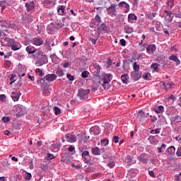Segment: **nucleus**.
I'll list each match as a JSON object with an SVG mask.
<instances>
[{"instance_id":"nucleus-16","label":"nucleus","mask_w":181,"mask_h":181,"mask_svg":"<svg viewBox=\"0 0 181 181\" xmlns=\"http://www.w3.org/2000/svg\"><path fill=\"white\" fill-rule=\"evenodd\" d=\"M21 91L18 92V90H16L11 93V98L14 101H18L19 97H21Z\"/></svg>"},{"instance_id":"nucleus-9","label":"nucleus","mask_w":181,"mask_h":181,"mask_svg":"<svg viewBox=\"0 0 181 181\" xmlns=\"http://www.w3.org/2000/svg\"><path fill=\"white\" fill-rule=\"evenodd\" d=\"M101 74V66L98 64H93V76L95 77H100V74Z\"/></svg>"},{"instance_id":"nucleus-12","label":"nucleus","mask_w":181,"mask_h":181,"mask_svg":"<svg viewBox=\"0 0 181 181\" xmlns=\"http://www.w3.org/2000/svg\"><path fill=\"white\" fill-rule=\"evenodd\" d=\"M90 132L91 135L95 136V135H100L101 132L100 131V127L98 126H94L90 129Z\"/></svg>"},{"instance_id":"nucleus-11","label":"nucleus","mask_w":181,"mask_h":181,"mask_svg":"<svg viewBox=\"0 0 181 181\" xmlns=\"http://www.w3.org/2000/svg\"><path fill=\"white\" fill-rule=\"evenodd\" d=\"M25 6L26 8L27 12H30L31 11H33L36 6V4L35 1H30L28 3H25Z\"/></svg>"},{"instance_id":"nucleus-59","label":"nucleus","mask_w":181,"mask_h":181,"mask_svg":"<svg viewBox=\"0 0 181 181\" xmlns=\"http://www.w3.org/2000/svg\"><path fill=\"white\" fill-rule=\"evenodd\" d=\"M0 100L1 101H5L6 100V95L4 94L0 95Z\"/></svg>"},{"instance_id":"nucleus-32","label":"nucleus","mask_w":181,"mask_h":181,"mask_svg":"<svg viewBox=\"0 0 181 181\" xmlns=\"http://www.w3.org/2000/svg\"><path fill=\"white\" fill-rule=\"evenodd\" d=\"M8 42L10 43L9 46H11L12 50H19L20 47L16 46V45H15V44H13V40L9 39Z\"/></svg>"},{"instance_id":"nucleus-53","label":"nucleus","mask_w":181,"mask_h":181,"mask_svg":"<svg viewBox=\"0 0 181 181\" xmlns=\"http://www.w3.org/2000/svg\"><path fill=\"white\" fill-rule=\"evenodd\" d=\"M32 179V174L30 173H26L25 180H30Z\"/></svg>"},{"instance_id":"nucleus-54","label":"nucleus","mask_w":181,"mask_h":181,"mask_svg":"<svg viewBox=\"0 0 181 181\" xmlns=\"http://www.w3.org/2000/svg\"><path fill=\"white\" fill-rule=\"evenodd\" d=\"M108 167L112 169L115 166V161H112L107 164Z\"/></svg>"},{"instance_id":"nucleus-50","label":"nucleus","mask_w":181,"mask_h":181,"mask_svg":"<svg viewBox=\"0 0 181 181\" xmlns=\"http://www.w3.org/2000/svg\"><path fill=\"white\" fill-rule=\"evenodd\" d=\"M41 169H42V170H44L45 172L47 171V170L49 169V165H47V164H42L41 165Z\"/></svg>"},{"instance_id":"nucleus-3","label":"nucleus","mask_w":181,"mask_h":181,"mask_svg":"<svg viewBox=\"0 0 181 181\" xmlns=\"http://www.w3.org/2000/svg\"><path fill=\"white\" fill-rule=\"evenodd\" d=\"M88 94H90V89L85 90L81 88L78 90V97H79L80 100H87Z\"/></svg>"},{"instance_id":"nucleus-14","label":"nucleus","mask_w":181,"mask_h":181,"mask_svg":"<svg viewBox=\"0 0 181 181\" xmlns=\"http://www.w3.org/2000/svg\"><path fill=\"white\" fill-rule=\"evenodd\" d=\"M132 77L135 81H138L142 77V72L133 71L132 72Z\"/></svg>"},{"instance_id":"nucleus-29","label":"nucleus","mask_w":181,"mask_h":181,"mask_svg":"<svg viewBox=\"0 0 181 181\" xmlns=\"http://www.w3.org/2000/svg\"><path fill=\"white\" fill-rule=\"evenodd\" d=\"M92 153H93V155L100 156V155H101V150H100V148H98V147L93 148Z\"/></svg>"},{"instance_id":"nucleus-25","label":"nucleus","mask_w":181,"mask_h":181,"mask_svg":"<svg viewBox=\"0 0 181 181\" xmlns=\"http://www.w3.org/2000/svg\"><path fill=\"white\" fill-rule=\"evenodd\" d=\"M153 111H155L156 114H162L163 111H165V107H163V105H159L158 107H154Z\"/></svg>"},{"instance_id":"nucleus-18","label":"nucleus","mask_w":181,"mask_h":181,"mask_svg":"<svg viewBox=\"0 0 181 181\" xmlns=\"http://www.w3.org/2000/svg\"><path fill=\"white\" fill-rule=\"evenodd\" d=\"M155 50H156V45H155L153 44V45H149L146 47V52L149 54H153V53H155Z\"/></svg>"},{"instance_id":"nucleus-44","label":"nucleus","mask_w":181,"mask_h":181,"mask_svg":"<svg viewBox=\"0 0 181 181\" xmlns=\"http://www.w3.org/2000/svg\"><path fill=\"white\" fill-rule=\"evenodd\" d=\"M54 114L55 115H59V114H60V112H62V111L60 110V108H59V107H54Z\"/></svg>"},{"instance_id":"nucleus-13","label":"nucleus","mask_w":181,"mask_h":181,"mask_svg":"<svg viewBox=\"0 0 181 181\" xmlns=\"http://www.w3.org/2000/svg\"><path fill=\"white\" fill-rule=\"evenodd\" d=\"M164 13L166 14L165 15L166 22H168L169 23H170L172 22V21H173V16L172 13H170V11H169L168 10H165Z\"/></svg>"},{"instance_id":"nucleus-6","label":"nucleus","mask_w":181,"mask_h":181,"mask_svg":"<svg viewBox=\"0 0 181 181\" xmlns=\"http://www.w3.org/2000/svg\"><path fill=\"white\" fill-rule=\"evenodd\" d=\"M56 78H57V75L54 74H51L46 75L44 78H40V80H45V84H46V81L49 82L54 81Z\"/></svg>"},{"instance_id":"nucleus-41","label":"nucleus","mask_w":181,"mask_h":181,"mask_svg":"<svg viewBox=\"0 0 181 181\" xmlns=\"http://www.w3.org/2000/svg\"><path fill=\"white\" fill-rule=\"evenodd\" d=\"M56 74H57L59 77H63V75L64 74V71H63L62 69H58L56 71Z\"/></svg>"},{"instance_id":"nucleus-33","label":"nucleus","mask_w":181,"mask_h":181,"mask_svg":"<svg viewBox=\"0 0 181 181\" xmlns=\"http://www.w3.org/2000/svg\"><path fill=\"white\" fill-rule=\"evenodd\" d=\"M65 8L64 6H59L58 7L57 13L59 15H63L64 13Z\"/></svg>"},{"instance_id":"nucleus-63","label":"nucleus","mask_w":181,"mask_h":181,"mask_svg":"<svg viewBox=\"0 0 181 181\" xmlns=\"http://www.w3.org/2000/svg\"><path fill=\"white\" fill-rule=\"evenodd\" d=\"M76 148L73 146H70L69 148H68V150L69 151V152H74V151H75Z\"/></svg>"},{"instance_id":"nucleus-40","label":"nucleus","mask_w":181,"mask_h":181,"mask_svg":"<svg viewBox=\"0 0 181 181\" xmlns=\"http://www.w3.org/2000/svg\"><path fill=\"white\" fill-rule=\"evenodd\" d=\"M88 74H90V72H88V71H84L81 74V77L83 78H87V77H88Z\"/></svg>"},{"instance_id":"nucleus-28","label":"nucleus","mask_w":181,"mask_h":181,"mask_svg":"<svg viewBox=\"0 0 181 181\" xmlns=\"http://www.w3.org/2000/svg\"><path fill=\"white\" fill-rule=\"evenodd\" d=\"M129 76H128V74H122L121 76V80L123 83V84H128V78Z\"/></svg>"},{"instance_id":"nucleus-7","label":"nucleus","mask_w":181,"mask_h":181,"mask_svg":"<svg viewBox=\"0 0 181 181\" xmlns=\"http://www.w3.org/2000/svg\"><path fill=\"white\" fill-rule=\"evenodd\" d=\"M16 117H21L23 114H24L25 111L26 110V107L22 105H18L16 106Z\"/></svg>"},{"instance_id":"nucleus-27","label":"nucleus","mask_w":181,"mask_h":181,"mask_svg":"<svg viewBox=\"0 0 181 181\" xmlns=\"http://www.w3.org/2000/svg\"><path fill=\"white\" fill-rule=\"evenodd\" d=\"M170 121H172V122H176V124H179V122H181V117L179 115H176V116L172 117L170 118Z\"/></svg>"},{"instance_id":"nucleus-57","label":"nucleus","mask_w":181,"mask_h":181,"mask_svg":"<svg viewBox=\"0 0 181 181\" xmlns=\"http://www.w3.org/2000/svg\"><path fill=\"white\" fill-rule=\"evenodd\" d=\"M151 69H153L154 71L158 70V69H159L158 64H151Z\"/></svg>"},{"instance_id":"nucleus-23","label":"nucleus","mask_w":181,"mask_h":181,"mask_svg":"<svg viewBox=\"0 0 181 181\" xmlns=\"http://www.w3.org/2000/svg\"><path fill=\"white\" fill-rule=\"evenodd\" d=\"M148 117V116H146L145 112L142 110H140L137 113V118L139 121H142L145 119V118Z\"/></svg>"},{"instance_id":"nucleus-35","label":"nucleus","mask_w":181,"mask_h":181,"mask_svg":"<svg viewBox=\"0 0 181 181\" xmlns=\"http://www.w3.org/2000/svg\"><path fill=\"white\" fill-rule=\"evenodd\" d=\"M103 87L104 88V90H110V82H104L103 83Z\"/></svg>"},{"instance_id":"nucleus-62","label":"nucleus","mask_w":181,"mask_h":181,"mask_svg":"<svg viewBox=\"0 0 181 181\" xmlns=\"http://www.w3.org/2000/svg\"><path fill=\"white\" fill-rule=\"evenodd\" d=\"M16 87L19 88L20 87H22V79H20V81L17 83Z\"/></svg>"},{"instance_id":"nucleus-15","label":"nucleus","mask_w":181,"mask_h":181,"mask_svg":"<svg viewBox=\"0 0 181 181\" xmlns=\"http://www.w3.org/2000/svg\"><path fill=\"white\" fill-rule=\"evenodd\" d=\"M125 163L128 165H134L136 163V160L133 157V156H127L125 159Z\"/></svg>"},{"instance_id":"nucleus-10","label":"nucleus","mask_w":181,"mask_h":181,"mask_svg":"<svg viewBox=\"0 0 181 181\" xmlns=\"http://www.w3.org/2000/svg\"><path fill=\"white\" fill-rule=\"evenodd\" d=\"M65 139H66L67 142H71V144L77 142V137L74 134H68L65 136Z\"/></svg>"},{"instance_id":"nucleus-39","label":"nucleus","mask_w":181,"mask_h":181,"mask_svg":"<svg viewBox=\"0 0 181 181\" xmlns=\"http://www.w3.org/2000/svg\"><path fill=\"white\" fill-rule=\"evenodd\" d=\"M11 64H12V63L9 60H6L4 62V66L6 69H9V67H11Z\"/></svg>"},{"instance_id":"nucleus-52","label":"nucleus","mask_w":181,"mask_h":181,"mask_svg":"<svg viewBox=\"0 0 181 181\" xmlns=\"http://www.w3.org/2000/svg\"><path fill=\"white\" fill-rule=\"evenodd\" d=\"M66 77L70 81H74V76H71V74H67Z\"/></svg>"},{"instance_id":"nucleus-46","label":"nucleus","mask_w":181,"mask_h":181,"mask_svg":"<svg viewBox=\"0 0 181 181\" xmlns=\"http://www.w3.org/2000/svg\"><path fill=\"white\" fill-rule=\"evenodd\" d=\"M124 30L126 33H132V29L128 25L124 26Z\"/></svg>"},{"instance_id":"nucleus-24","label":"nucleus","mask_w":181,"mask_h":181,"mask_svg":"<svg viewBox=\"0 0 181 181\" xmlns=\"http://www.w3.org/2000/svg\"><path fill=\"white\" fill-rule=\"evenodd\" d=\"M138 160L144 165H146L149 162V158H145V155H141L138 157Z\"/></svg>"},{"instance_id":"nucleus-49","label":"nucleus","mask_w":181,"mask_h":181,"mask_svg":"<svg viewBox=\"0 0 181 181\" xmlns=\"http://www.w3.org/2000/svg\"><path fill=\"white\" fill-rule=\"evenodd\" d=\"M39 60L40 62H45V63H47V57H46V55H42Z\"/></svg>"},{"instance_id":"nucleus-55","label":"nucleus","mask_w":181,"mask_h":181,"mask_svg":"<svg viewBox=\"0 0 181 181\" xmlns=\"http://www.w3.org/2000/svg\"><path fill=\"white\" fill-rule=\"evenodd\" d=\"M99 37H100V35L98 34V36L96 38L92 39V40H91L92 44L95 45V43H97V40H98Z\"/></svg>"},{"instance_id":"nucleus-51","label":"nucleus","mask_w":181,"mask_h":181,"mask_svg":"<svg viewBox=\"0 0 181 181\" xmlns=\"http://www.w3.org/2000/svg\"><path fill=\"white\" fill-rule=\"evenodd\" d=\"M112 141H113L115 144H118V142H119V137H118V136H113Z\"/></svg>"},{"instance_id":"nucleus-34","label":"nucleus","mask_w":181,"mask_h":181,"mask_svg":"<svg viewBox=\"0 0 181 181\" xmlns=\"http://www.w3.org/2000/svg\"><path fill=\"white\" fill-rule=\"evenodd\" d=\"M167 5L170 9H172L175 6V0H169L167 2Z\"/></svg>"},{"instance_id":"nucleus-42","label":"nucleus","mask_w":181,"mask_h":181,"mask_svg":"<svg viewBox=\"0 0 181 181\" xmlns=\"http://www.w3.org/2000/svg\"><path fill=\"white\" fill-rule=\"evenodd\" d=\"M36 66L38 67L40 66H43V64H46L45 61H40V59L37 60V62H35Z\"/></svg>"},{"instance_id":"nucleus-1","label":"nucleus","mask_w":181,"mask_h":181,"mask_svg":"<svg viewBox=\"0 0 181 181\" xmlns=\"http://www.w3.org/2000/svg\"><path fill=\"white\" fill-rule=\"evenodd\" d=\"M38 86H41L42 88H43V95L45 97L50 95V89L49 86H47V83H45V79H39L37 81Z\"/></svg>"},{"instance_id":"nucleus-21","label":"nucleus","mask_w":181,"mask_h":181,"mask_svg":"<svg viewBox=\"0 0 181 181\" xmlns=\"http://www.w3.org/2000/svg\"><path fill=\"white\" fill-rule=\"evenodd\" d=\"M25 50L28 54H33V53H36V51L37 50L35 47L32 45H28L26 48Z\"/></svg>"},{"instance_id":"nucleus-48","label":"nucleus","mask_w":181,"mask_h":181,"mask_svg":"<svg viewBox=\"0 0 181 181\" xmlns=\"http://www.w3.org/2000/svg\"><path fill=\"white\" fill-rule=\"evenodd\" d=\"M150 134H160V129H151Z\"/></svg>"},{"instance_id":"nucleus-61","label":"nucleus","mask_w":181,"mask_h":181,"mask_svg":"<svg viewBox=\"0 0 181 181\" xmlns=\"http://www.w3.org/2000/svg\"><path fill=\"white\" fill-rule=\"evenodd\" d=\"M176 155H177V156H181V147H179V148H177Z\"/></svg>"},{"instance_id":"nucleus-47","label":"nucleus","mask_w":181,"mask_h":181,"mask_svg":"<svg viewBox=\"0 0 181 181\" xmlns=\"http://www.w3.org/2000/svg\"><path fill=\"white\" fill-rule=\"evenodd\" d=\"M100 142L103 146H107L108 144V139H104L101 140Z\"/></svg>"},{"instance_id":"nucleus-17","label":"nucleus","mask_w":181,"mask_h":181,"mask_svg":"<svg viewBox=\"0 0 181 181\" xmlns=\"http://www.w3.org/2000/svg\"><path fill=\"white\" fill-rule=\"evenodd\" d=\"M103 82L111 83V80H112V74H104L103 76Z\"/></svg>"},{"instance_id":"nucleus-19","label":"nucleus","mask_w":181,"mask_h":181,"mask_svg":"<svg viewBox=\"0 0 181 181\" xmlns=\"http://www.w3.org/2000/svg\"><path fill=\"white\" fill-rule=\"evenodd\" d=\"M138 21V17L134 14V13H129L128 16V22L129 23H134V22H136Z\"/></svg>"},{"instance_id":"nucleus-60","label":"nucleus","mask_w":181,"mask_h":181,"mask_svg":"<svg viewBox=\"0 0 181 181\" xmlns=\"http://www.w3.org/2000/svg\"><path fill=\"white\" fill-rule=\"evenodd\" d=\"M120 45L122 46H125L127 45V41H125L124 39L120 40Z\"/></svg>"},{"instance_id":"nucleus-31","label":"nucleus","mask_w":181,"mask_h":181,"mask_svg":"<svg viewBox=\"0 0 181 181\" xmlns=\"http://www.w3.org/2000/svg\"><path fill=\"white\" fill-rule=\"evenodd\" d=\"M169 59H170V60L175 62L176 63V64H177V65L180 64V60H179V59L177 58V57L176 55H171L169 57Z\"/></svg>"},{"instance_id":"nucleus-30","label":"nucleus","mask_w":181,"mask_h":181,"mask_svg":"<svg viewBox=\"0 0 181 181\" xmlns=\"http://www.w3.org/2000/svg\"><path fill=\"white\" fill-rule=\"evenodd\" d=\"M175 151H176V148L173 146H171L167 148V152L170 156H172V155L175 153Z\"/></svg>"},{"instance_id":"nucleus-5","label":"nucleus","mask_w":181,"mask_h":181,"mask_svg":"<svg viewBox=\"0 0 181 181\" xmlns=\"http://www.w3.org/2000/svg\"><path fill=\"white\" fill-rule=\"evenodd\" d=\"M81 156L84 159L85 163L93 165V162L91 161V156H90V152H88V151H83Z\"/></svg>"},{"instance_id":"nucleus-26","label":"nucleus","mask_w":181,"mask_h":181,"mask_svg":"<svg viewBox=\"0 0 181 181\" xmlns=\"http://www.w3.org/2000/svg\"><path fill=\"white\" fill-rule=\"evenodd\" d=\"M119 8H123V6L127 9V11L125 12L127 13V12L129 11V4H128V3L125 2V1H122L120 3H119Z\"/></svg>"},{"instance_id":"nucleus-37","label":"nucleus","mask_w":181,"mask_h":181,"mask_svg":"<svg viewBox=\"0 0 181 181\" xmlns=\"http://www.w3.org/2000/svg\"><path fill=\"white\" fill-rule=\"evenodd\" d=\"M139 64H136V62L133 64V70L134 71H139Z\"/></svg>"},{"instance_id":"nucleus-36","label":"nucleus","mask_w":181,"mask_h":181,"mask_svg":"<svg viewBox=\"0 0 181 181\" xmlns=\"http://www.w3.org/2000/svg\"><path fill=\"white\" fill-rule=\"evenodd\" d=\"M62 162H64V163H66L69 165V163H70V162H71V160H70V158H69V157H63L62 158Z\"/></svg>"},{"instance_id":"nucleus-64","label":"nucleus","mask_w":181,"mask_h":181,"mask_svg":"<svg viewBox=\"0 0 181 181\" xmlns=\"http://www.w3.org/2000/svg\"><path fill=\"white\" fill-rule=\"evenodd\" d=\"M143 78H144V80H149V76L148 74H143Z\"/></svg>"},{"instance_id":"nucleus-45","label":"nucleus","mask_w":181,"mask_h":181,"mask_svg":"<svg viewBox=\"0 0 181 181\" xmlns=\"http://www.w3.org/2000/svg\"><path fill=\"white\" fill-rule=\"evenodd\" d=\"M166 148V144H162L160 147L158 148V153L163 152V149Z\"/></svg>"},{"instance_id":"nucleus-20","label":"nucleus","mask_w":181,"mask_h":181,"mask_svg":"<svg viewBox=\"0 0 181 181\" xmlns=\"http://www.w3.org/2000/svg\"><path fill=\"white\" fill-rule=\"evenodd\" d=\"M21 21L24 25H26V23H32V22H33V20L30 16H23Z\"/></svg>"},{"instance_id":"nucleus-8","label":"nucleus","mask_w":181,"mask_h":181,"mask_svg":"<svg viewBox=\"0 0 181 181\" xmlns=\"http://www.w3.org/2000/svg\"><path fill=\"white\" fill-rule=\"evenodd\" d=\"M101 32H104V33H110V30L105 23H102L98 28V35H100Z\"/></svg>"},{"instance_id":"nucleus-43","label":"nucleus","mask_w":181,"mask_h":181,"mask_svg":"<svg viewBox=\"0 0 181 181\" xmlns=\"http://www.w3.org/2000/svg\"><path fill=\"white\" fill-rule=\"evenodd\" d=\"M35 73H40L39 76L40 77H43V76H45V73L43 72V71H42V69L37 68L35 69Z\"/></svg>"},{"instance_id":"nucleus-58","label":"nucleus","mask_w":181,"mask_h":181,"mask_svg":"<svg viewBox=\"0 0 181 181\" xmlns=\"http://www.w3.org/2000/svg\"><path fill=\"white\" fill-rule=\"evenodd\" d=\"M148 175L151 177H156L155 173L153 171H152V170H148Z\"/></svg>"},{"instance_id":"nucleus-38","label":"nucleus","mask_w":181,"mask_h":181,"mask_svg":"<svg viewBox=\"0 0 181 181\" xmlns=\"http://www.w3.org/2000/svg\"><path fill=\"white\" fill-rule=\"evenodd\" d=\"M45 159H46L47 160H52V159H54V155L48 153L47 154V156H46Z\"/></svg>"},{"instance_id":"nucleus-56","label":"nucleus","mask_w":181,"mask_h":181,"mask_svg":"<svg viewBox=\"0 0 181 181\" xmlns=\"http://www.w3.org/2000/svg\"><path fill=\"white\" fill-rule=\"evenodd\" d=\"M1 119L4 122H9V121H11V119L8 117H3Z\"/></svg>"},{"instance_id":"nucleus-2","label":"nucleus","mask_w":181,"mask_h":181,"mask_svg":"<svg viewBox=\"0 0 181 181\" xmlns=\"http://www.w3.org/2000/svg\"><path fill=\"white\" fill-rule=\"evenodd\" d=\"M0 26H1V28H5V29H16V28H18L16 24L11 23L10 21L6 20L0 21Z\"/></svg>"},{"instance_id":"nucleus-4","label":"nucleus","mask_w":181,"mask_h":181,"mask_svg":"<svg viewBox=\"0 0 181 181\" xmlns=\"http://www.w3.org/2000/svg\"><path fill=\"white\" fill-rule=\"evenodd\" d=\"M106 11L109 15H112V16H117V4H110V6L106 7Z\"/></svg>"},{"instance_id":"nucleus-22","label":"nucleus","mask_w":181,"mask_h":181,"mask_svg":"<svg viewBox=\"0 0 181 181\" xmlns=\"http://www.w3.org/2000/svg\"><path fill=\"white\" fill-rule=\"evenodd\" d=\"M33 43L35 46H42L43 45V40L40 37H35L33 40Z\"/></svg>"}]
</instances>
